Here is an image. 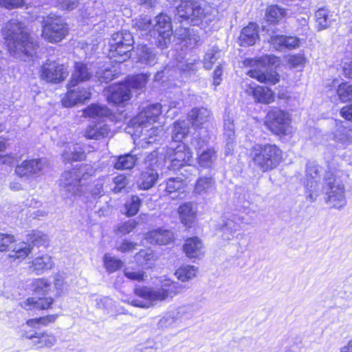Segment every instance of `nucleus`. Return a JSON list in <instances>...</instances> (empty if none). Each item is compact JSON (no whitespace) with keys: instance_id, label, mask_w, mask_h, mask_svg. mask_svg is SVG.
Wrapping results in <instances>:
<instances>
[{"instance_id":"nucleus-1","label":"nucleus","mask_w":352,"mask_h":352,"mask_svg":"<svg viewBox=\"0 0 352 352\" xmlns=\"http://www.w3.org/2000/svg\"><path fill=\"white\" fill-rule=\"evenodd\" d=\"M2 32L10 54L23 60L36 53L38 45L25 30L24 24L12 19L5 24Z\"/></svg>"},{"instance_id":"nucleus-2","label":"nucleus","mask_w":352,"mask_h":352,"mask_svg":"<svg viewBox=\"0 0 352 352\" xmlns=\"http://www.w3.org/2000/svg\"><path fill=\"white\" fill-rule=\"evenodd\" d=\"M184 289L183 285L179 283L167 278H162L160 280V287L146 286L136 287L134 292L139 298L132 300L131 304L135 307L149 308L168 298L172 299Z\"/></svg>"},{"instance_id":"nucleus-3","label":"nucleus","mask_w":352,"mask_h":352,"mask_svg":"<svg viewBox=\"0 0 352 352\" xmlns=\"http://www.w3.org/2000/svg\"><path fill=\"white\" fill-rule=\"evenodd\" d=\"M254 167L265 173L276 168L283 160V152L276 144H256L250 152Z\"/></svg>"},{"instance_id":"nucleus-4","label":"nucleus","mask_w":352,"mask_h":352,"mask_svg":"<svg viewBox=\"0 0 352 352\" xmlns=\"http://www.w3.org/2000/svg\"><path fill=\"white\" fill-rule=\"evenodd\" d=\"M342 173L328 170L324 176L325 202L332 208L341 210L347 204L346 188L342 179Z\"/></svg>"},{"instance_id":"nucleus-5","label":"nucleus","mask_w":352,"mask_h":352,"mask_svg":"<svg viewBox=\"0 0 352 352\" xmlns=\"http://www.w3.org/2000/svg\"><path fill=\"white\" fill-rule=\"evenodd\" d=\"M91 168L87 165L80 168H73L71 170L64 172L60 179V186L66 192L67 197L80 195L83 191V182L91 173H87Z\"/></svg>"},{"instance_id":"nucleus-6","label":"nucleus","mask_w":352,"mask_h":352,"mask_svg":"<svg viewBox=\"0 0 352 352\" xmlns=\"http://www.w3.org/2000/svg\"><path fill=\"white\" fill-rule=\"evenodd\" d=\"M68 25L60 16H49L43 22L42 36L50 43L63 40L68 33Z\"/></svg>"},{"instance_id":"nucleus-7","label":"nucleus","mask_w":352,"mask_h":352,"mask_svg":"<svg viewBox=\"0 0 352 352\" xmlns=\"http://www.w3.org/2000/svg\"><path fill=\"white\" fill-rule=\"evenodd\" d=\"M290 116L287 112L274 109L268 112L265 124L273 133L288 135L291 133Z\"/></svg>"},{"instance_id":"nucleus-8","label":"nucleus","mask_w":352,"mask_h":352,"mask_svg":"<svg viewBox=\"0 0 352 352\" xmlns=\"http://www.w3.org/2000/svg\"><path fill=\"white\" fill-rule=\"evenodd\" d=\"M177 16L186 21L191 25H198L206 16V8L200 3L195 1H186L182 2L177 8Z\"/></svg>"},{"instance_id":"nucleus-9","label":"nucleus","mask_w":352,"mask_h":352,"mask_svg":"<svg viewBox=\"0 0 352 352\" xmlns=\"http://www.w3.org/2000/svg\"><path fill=\"white\" fill-rule=\"evenodd\" d=\"M157 34V45L162 49L167 47L170 43L173 29L170 18L161 13L153 19V34Z\"/></svg>"},{"instance_id":"nucleus-10","label":"nucleus","mask_w":352,"mask_h":352,"mask_svg":"<svg viewBox=\"0 0 352 352\" xmlns=\"http://www.w3.org/2000/svg\"><path fill=\"white\" fill-rule=\"evenodd\" d=\"M46 161L40 158L25 160L15 168V173L27 179L36 178L44 174Z\"/></svg>"},{"instance_id":"nucleus-11","label":"nucleus","mask_w":352,"mask_h":352,"mask_svg":"<svg viewBox=\"0 0 352 352\" xmlns=\"http://www.w3.org/2000/svg\"><path fill=\"white\" fill-rule=\"evenodd\" d=\"M68 76L66 67L56 61L47 60L41 67V78L48 82L58 83Z\"/></svg>"},{"instance_id":"nucleus-12","label":"nucleus","mask_w":352,"mask_h":352,"mask_svg":"<svg viewBox=\"0 0 352 352\" xmlns=\"http://www.w3.org/2000/svg\"><path fill=\"white\" fill-rule=\"evenodd\" d=\"M321 171L322 168L315 162H309L307 164V199L311 202L314 201L319 195L318 179Z\"/></svg>"},{"instance_id":"nucleus-13","label":"nucleus","mask_w":352,"mask_h":352,"mask_svg":"<svg viewBox=\"0 0 352 352\" xmlns=\"http://www.w3.org/2000/svg\"><path fill=\"white\" fill-rule=\"evenodd\" d=\"M192 158V153L185 144L179 143L175 146L174 144L170 143L168 157L170 162V166L173 168H180L184 164L190 163Z\"/></svg>"},{"instance_id":"nucleus-14","label":"nucleus","mask_w":352,"mask_h":352,"mask_svg":"<svg viewBox=\"0 0 352 352\" xmlns=\"http://www.w3.org/2000/svg\"><path fill=\"white\" fill-rule=\"evenodd\" d=\"M165 106V104L159 103L148 105L134 118V124L141 128H146L148 124L157 121L163 111V107Z\"/></svg>"},{"instance_id":"nucleus-15","label":"nucleus","mask_w":352,"mask_h":352,"mask_svg":"<svg viewBox=\"0 0 352 352\" xmlns=\"http://www.w3.org/2000/svg\"><path fill=\"white\" fill-rule=\"evenodd\" d=\"M243 219L236 214H232L223 220L219 224V230L221 232V239L229 241L234 239L236 232L240 230Z\"/></svg>"},{"instance_id":"nucleus-16","label":"nucleus","mask_w":352,"mask_h":352,"mask_svg":"<svg viewBox=\"0 0 352 352\" xmlns=\"http://www.w3.org/2000/svg\"><path fill=\"white\" fill-rule=\"evenodd\" d=\"M93 76L91 65L78 62L75 63L71 80L68 83L69 88L75 87L78 83L88 81Z\"/></svg>"},{"instance_id":"nucleus-17","label":"nucleus","mask_w":352,"mask_h":352,"mask_svg":"<svg viewBox=\"0 0 352 352\" xmlns=\"http://www.w3.org/2000/svg\"><path fill=\"white\" fill-rule=\"evenodd\" d=\"M107 99L109 103L119 104L131 98V91L126 84L115 85L109 87Z\"/></svg>"},{"instance_id":"nucleus-18","label":"nucleus","mask_w":352,"mask_h":352,"mask_svg":"<svg viewBox=\"0 0 352 352\" xmlns=\"http://www.w3.org/2000/svg\"><path fill=\"white\" fill-rule=\"evenodd\" d=\"M23 337L32 340V344L36 348H50L53 346L57 340L52 333L45 332H36L34 333H25Z\"/></svg>"},{"instance_id":"nucleus-19","label":"nucleus","mask_w":352,"mask_h":352,"mask_svg":"<svg viewBox=\"0 0 352 352\" xmlns=\"http://www.w3.org/2000/svg\"><path fill=\"white\" fill-rule=\"evenodd\" d=\"M246 93L252 96L255 101L260 103L270 104L274 99V93L267 87L250 85L246 89Z\"/></svg>"},{"instance_id":"nucleus-20","label":"nucleus","mask_w":352,"mask_h":352,"mask_svg":"<svg viewBox=\"0 0 352 352\" xmlns=\"http://www.w3.org/2000/svg\"><path fill=\"white\" fill-rule=\"evenodd\" d=\"M145 239L151 244L166 245L173 241V234L168 230L157 229L148 232Z\"/></svg>"},{"instance_id":"nucleus-21","label":"nucleus","mask_w":352,"mask_h":352,"mask_svg":"<svg viewBox=\"0 0 352 352\" xmlns=\"http://www.w3.org/2000/svg\"><path fill=\"white\" fill-rule=\"evenodd\" d=\"M183 250L186 255L190 258H199L204 254V245L197 236L188 238L185 241Z\"/></svg>"},{"instance_id":"nucleus-22","label":"nucleus","mask_w":352,"mask_h":352,"mask_svg":"<svg viewBox=\"0 0 352 352\" xmlns=\"http://www.w3.org/2000/svg\"><path fill=\"white\" fill-rule=\"evenodd\" d=\"M215 184V179L212 176L201 175L197 179L193 192L199 195H208L214 190Z\"/></svg>"},{"instance_id":"nucleus-23","label":"nucleus","mask_w":352,"mask_h":352,"mask_svg":"<svg viewBox=\"0 0 352 352\" xmlns=\"http://www.w3.org/2000/svg\"><path fill=\"white\" fill-rule=\"evenodd\" d=\"M54 302L51 297H30L23 302H21V307L26 310L47 309H49Z\"/></svg>"},{"instance_id":"nucleus-24","label":"nucleus","mask_w":352,"mask_h":352,"mask_svg":"<svg viewBox=\"0 0 352 352\" xmlns=\"http://www.w3.org/2000/svg\"><path fill=\"white\" fill-rule=\"evenodd\" d=\"M54 263L52 257L47 254H43L36 257L31 263L30 269L36 275H41L45 272L52 269Z\"/></svg>"},{"instance_id":"nucleus-25","label":"nucleus","mask_w":352,"mask_h":352,"mask_svg":"<svg viewBox=\"0 0 352 352\" xmlns=\"http://www.w3.org/2000/svg\"><path fill=\"white\" fill-rule=\"evenodd\" d=\"M158 179V173L153 168H146L137 182L140 189L146 190L152 188Z\"/></svg>"},{"instance_id":"nucleus-26","label":"nucleus","mask_w":352,"mask_h":352,"mask_svg":"<svg viewBox=\"0 0 352 352\" xmlns=\"http://www.w3.org/2000/svg\"><path fill=\"white\" fill-rule=\"evenodd\" d=\"M211 113L205 107H195L188 113V118L195 127H200L210 119Z\"/></svg>"},{"instance_id":"nucleus-27","label":"nucleus","mask_w":352,"mask_h":352,"mask_svg":"<svg viewBox=\"0 0 352 352\" xmlns=\"http://www.w3.org/2000/svg\"><path fill=\"white\" fill-rule=\"evenodd\" d=\"M258 38L257 25L254 23H250L244 28L239 36V42L241 46L253 45Z\"/></svg>"},{"instance_id":"nucleus-28","label":"nucleus","mask_w":352,"mask_h":352,"mask_svg":"<svg viewBox=\"0 0 352 352\" xmlns=\"http://www.w3.org/2000/svg\"><path fill=\"white\" fill-rule=\"evenodd\" d=\"M195 206L192 202L185 203L179 207L180 220L186 226H190L196 218Z\"/></svg>"},{"instance_id":"nucleus-29","label":"nucleus","mask_w":352,"mask_h":352,"mask_svg":"<svg viewBox=\"0 0 352 352\" xmlns=\"http://www.w3.org/2000/svg\"><path fill=\"white\" fill-rule=\"evenodd\" d=\"M248 74L253 78H256L261 82L275 85L280 78L278 74L275 72H265L261 69H251Z\"/></svg>"},{"instance_id":"nucleus-30","label":"nucleus","mask_w":352,"mask_h":352,"mask_svg":"<svg viewBox=\"0 0 352 352\" xmlns=\"http://www.w3.org/2000/svg\"><path fill=\"white\" fill-rule=\"evenodd\" d=\"M109 127L102 123L89 126L85 132V136L87 139L99 140L109 135Z\"/></svg>"},{"instance_id":"nucleus-31","label":"nucleus","mask_w":352,"mask_h":352,"mask_svg":"<svg viewBox=\"0 0 352 352\" xmlns=\"http://www.w3.org/2000/svg\"><path fill=\"white\" fill-rule=\"evenodd\" d=\"M133 43H124L121 45L110 46L112 56L115 57L116 61L124 62L131 56Z\"/></svg>"},{"instance_id":"nucleus-32","label":"nucleus","mask_w":352,"mask_h":352,"mask_svg":"<svg viewBox=\"0 0 352 352\" xmlns=\"http://www.w3.org/2000/svg\"><path fill=\"white\" fill-rule=\"evenodd\" d=\"M110 114L107 107L96 104H91L83 111V116L89 118L108 117Z\"/></svg>"},{"instance_id":"nucleus-33","label":"nucleus","mask_w":352,"mask_h":352,"mask_svg":"<svg viewBox=\"0 0 352 352\" xmlns=\"http://www.w3.org/2000/svg\"><path fill=\"white\" fill-rule=\"evenodd\" d=\"M188 123L185 120L175 122L173 125L172 133L173 142L171 143H182V141L188 134Z\"/></svg>"},{"instance_id":"nucleus-34","label":"nucleus","mask_w":352,"mask_h":352,"mask_svg":"<svg viewBox=\"0 0 352 352\" xmlns=\"http://www.w3.org/2000/svg\"><path fill=\"white\" fill-rule=\"evenodd\" d=\"M198 154V164L203 168H210L217 160V152L213 148H208Z\"/></svg>"},{"instance_id":"nucleus-35","label":"nucleus","mask_w":352,"mask_h":352,"mask_svg":"<svg viewBox=\"0 0 352 352\" xmlns=\"http://www.w3.org/2000/svg\"><path fill=\"white\" fill-rule=\"evenodd\" d=\"M162 128L160 127H151L150 129H144L140 131L139 138L140 141L143 142L142 144H153L157 140V137L160 136L162 132Z\"/></svg>"},{"instance_id":"nucleus-36","label":"nucleus","mask_w":352,"mask_h":352,"mask_svg":"<svg viewBox=\"0 0 352 352\" xmlns=\"http://www.w3.org/2000/svg\"><path fill=\"white\" fill-rule=\"evenodd\" d=\"M223 135L227 138V146L229 151L232 149V144L235 138L234 125L233 120L229 116L224 118V133Z\"/></svg>"},{"instance_id":"nucleus-37","label":"nucleus","mask_w":352,"mask_h":352,"mask_svg":"<svg viewBox=\"0 0 352 352\" xmlns=\"http://www.w3.org/2000/svg\"><path fill=\"white\" fill-rule=\"evenodd\" d=\"M138 61L146 65H153L156 63L155 54L145 45L141 46L138 52Z\"/></svg>"},{"instance_id":"nucleus-38","label":"nucleus","mask_w":352,"mask_h":352,"mask_svg":"<svg viewBox=\"0 0 352 352\" xmlns=\"http://www.w3.org/2000/svg\"><path fill=\"white\" fill-rule=\"evenodd\" d=\"M198 268L192 265H183L175 271V276L182 282L188 281L196 276Z\"/></svg>"},{"instance_id":"nucleus-39","label":"nucleus","mask_w":352,"mask_h":352,"mask_svg":"<svg viewBox=\"0 0 352 352\" xmlns=\"http://www.w3.org/2000/svg\"><path fill=\"white\" fill-rule=\"evenodd\" d=\"M32 248L30 245L25 243H19L13 248L12 251L9 254V257L14 260L24 259L31 252Z\"/></svg>"},{"instance_id":"nucleus-40","label":"nucleus","mask_w":352,"mask_h":352,"mask_svg":"<svg viewBox=\"0 0 352 352\" xmlns=\"http://www.w3.org/2000/svg\"><path fill=\"white\" fill-rule=\"evenodd\" d=\"M137 161L135 155L126 154L124 155L119 156L116 162L114 163V168L116 169H131L132 168Z\"/></svg>"},{"instance_id":"nucleus-41","label":"nucleus","mask_w":352,"mask_h":352,"mask_svg":"<svg viewBox=\"0 0 352 352\" xmlns=\"http://www.w3.org/2000/svg\"><path fill=\"white\" fill-rule=\"evenodd\" d=\"M221 52L217 47L209 49L204 58V67L206 69H211L214 63L221 58Z\"/></svg>"},{"instance_id":"nucleus-42","label":"nucleus","mask_w":352,"mask_h":352,"mask_svg":"<svg viewBox=\"0 0 352 352\" xmlns=\"http://www.w3.org/2000/svg\"><path fill=\"white\" fill-rule=\"evenodd\" d=\"M69 147V151H65L63 153V157L67 162L74 161H81L85 158V153L80 148L74 145Z\"/></svg>"},{"instance_id":"nucleus-43","label":"nucleus","mask_w":352,"mask_h":352,"mask_svg":"<svg viewBox=\"0 0 352 352\" xmlns=\"http://www.w3.org/2000/svg\"><path fill=\"white\" fill-rule=\"evenodd\" d=\"M51 289L50 283L45 278H36L32 283V290L38 295H45Z\"/></svg>"},{"instance_id":"nucleus-44","label":"nucleus","mask_w":352,"mask_h":352,"mask_svg":"<svg viewBox=\"0 0 352 352\" xmlns=\"http://www.w3.org/2000/svg\"><path fill=\"white\" fill-rule=\"evenodd\" d=\"M142 201L139 197L133 195L125 203V214L128 217L135 215L140 209Z\"/></svg>"},{"instance_id":"nucleus-45","label":"nucleus","mask_w":352,"mask_h":352,"mask_svg":"<svg viewBox=\"0 0 352 352\" xmlns=\"http://www.w3.org/2000/svg\"><path fill=\"white\" fill-rule=\"evenodd\" d=\"M104 265L109 273H113L120 269L123 265L122 261L115 256L106 254L103 258Z\"/></svg>"},{"instance_id":"nucleus-46","label":"nucleus","mask_w":352,"mask_h":352,"mask_svg":"<svg viewBox=\"0 0 352 352\" xmlns=\"http://www.w3.org/2000/svg\"><path fill=\"white\" fill-rule=\"evenodd\" d=\"M285 14V10L277 6H271L267 9L266 20L274 23L280 20Z\"/></svg>"},{"instance_id":"nucleus-47","label":"nucleus","mask_w":352,"mask_h":352,"mask_svg":"<svg viewBox=\"0 0 352 352\" xmlns=\"http://www.w3.org/2000/svg\"><path fill=\"white\" fill-rule=\"evenodd\" d=\"M124 43H133V36L129 32H119L113 34L110 46L121 45Z\"/></svg>"},{"instance_id":"nucleus-48","label":"nucleus","mask_w":352,"mask_h":352,"mask_svg":"<svg viewBox=\"0 0 352 352\" xmlns=\"http://www.w3.org/2000/svg\"><path fill=\"white\" fill-rule=\"evenodd\" d=\"M146 82V76L144 74H139L129 78L123 84H126L127 85H129V89L130 91L131 89L141 90L144 87Z\"/></svg>"},{"instance_id":"nucleus-49","label":"nucleus","mask_w":352,"mask_h":352,"mask_svg":"<svg viewBox=\"0 0 352 352\" xmlns=\"http://www.w3.org/2000/svg\"><path fill=\"white\" fill-rule=\"evenodd\" d=\"M115 70H112L110 67L103 66L96 72V77L101 82H108L116 77Z\"/></svg>"},{"instance_id":"nucleus-50","label":"nucleus","mask_w":352,"mask_h":352,"mask_svg":"<svg viewBox=\"0 0 352 352\" xmlns=\"http://www.w3.org/2000/svg\"><path fill=\"white\" fill-rule=\"evenodd\" d=\"M315 16L320 30L327 28L330 25L331 23L327 10L324 8L318 9L315 13Z\"/></svg>"},{"instance_id":"nucleus-51","label":"nucleus","mask_w":352,"mask_h":352,"mask_svg":"<svg viewBox=\"0 0 352 352\" xmlns=\"http://www.w3.org/2000/svg\"><path fill=\"white\" fill-rule=\"evenodd\" d=\"M337 94L343 102L352 100V85L347 82L340 84L337 89Z\"/></svg>"},{"instance_id":"nucleus-52","label":"nucleus","mask_w":352,"mask_h":352,"mask_svg":"<svg viewBox=\"0 0 352 352\" xmlns=\"http://www.w3.org/2000/svg\"><path fill=\"white\" fill-rule=\"evenodd\" d=\"M29 240L38 246H46L47 245V236L41 231L33 230L28 234Z\"/></svg>"},{"instance_id":"nucleus-53","label":"nucleus","mask_w":352,"mask_h":352,"mask_svg":"<svg viewBox=\"0 0 352 352\" xmlns=\"http://www.w3.org/2000/svg\"><path fill=\"white\" fill-rule=\"evenodd\" d=\"M69 88V91L67 92L65 97L62 99L63 105L65 107H71L79 102L78 98V91L76 89Z\"/></svg>"},{"instance_id":"nucleus-54","label":"nucleus","mask_w":352,"mask_h":352,"mask_svg":"<svg viewBox=\"0 0 352 352\" xmlns=\"http://www.w3.org/2000/svg\"><path fill=\"white\" fill-rule=\"evenodd\" d=\"M134 25L138 30L145 32L148 31L150 33L153 34V21L147 16H144L138 19Z\"/></svg>"},{"instance_id":"nucleus-55","label":"nucleus","mask_w":352,"mask_h":352,"mask_svg":"<svg viewBox=\"0 0 352 352\" xmlns=\"http://www.w3.org/2000/svg\"><path fill=\"white\" fill-rule=\"evenodd\" d=\"M184 183L180 178H170L167 180L166 190L168 193L179 191L184 188Z\"/></svg>"},{"instance_id":"nucleus-56","label":"nucleus","mask_w":352,"mask_h":352,"mask_svg":"<svg viewBox=\"0 0 352 352\" xmlns=\"http://www.w3.org/2000/svg\"><path fill=\"white\" fill-rule=\"evenodd\" d=\"M349 130L342 126H340L333 133V140L338 143L344 144L349 140L348 132Z\"/></svg>"},{"instance_id":"nucleus-57","label":"nucleus","mask_w":352,"mask_h":352,"mask_svg":"<svg viewBox=\"0 0 352 352\" xmlns=\"http://www.w3.org/2000/svg\"><path fill=\"white\" fill-rule=\"evenodd\" d=\"M137 224L138 223L135 220H129L128 221L118 226L116 230L117 233L122 235L127 234L132 232L135 228Z\"/></svg>"},{"instance_id":"nucleus-58","label":"nucleus","mask_w":352,"mask_h":352,"mask_svg":"<svg viewBox=\"0 0 352 352\" xmlns=\"http://www.w3.org/2000/svg\"><path fill=\"white\" fill-rule=\"evenodd\" d=\"M14 241L15 239L13 235L0 232V251H6Z\"/></svg>"},{"instance_id":"nucleus-59","label":"nucleus","mask_w":352,"mask_h":352,"mask_svg":"<svg viewBox=\"0 0 352 352\" xmlns=\"http://www.w3.org/2000/svg\"><path fill=\"white\" fill-rule=\"evenodd\" d=\"M113 183L114 185L113 191L115 193H118L126 186L128 180L124 175H120L113 178Z\"/></svg>"},{"instance_id":"nucleus-60","label":"nucleus","mask_w":352,"mask_h":352,"mask_svg":"<svg viewBox=\"0 0 352 352\" xmlns=\"http://www.w3.org/2000/svg\"><path fill=\"white\" fill-rule=\"evenodd\" d=\"M21 159V155L16 153L0 155V164L12 166Z\"/></svg>"},{"instance_id":"nucleus-61","label":"nucleus","mask_w":352,"mask_h":352,"mask_svg":"<svg viewBox=\"0 0 352 352\" xmlns=\"http://www.w3.org/2000/svg\"><path fill=\"white\" fill-rule=\"evenodd\" d=\"M56 318V316L50 315L46 317H41L39 318L31 319L28 320L27 324L30 327H34L36 324H42L44 325H47L50 322H53L55 321Z\"/></svg>"},{"instance_id":"nucleus-62","label":"nucleus","mask_w":352,"mask_h":352,"mask_svg":"<svg viewBox=\"0 0 352 352\" xmlns=\"http://www.w3.org/2000/svg\"><path fill=\"white\" fill-rule=\"evenodd\" d=\"M270 42L273 47L277 50L283 51L285 50V36H272Z\"/></svg>"},{"instance_id":"nucleus-63","label":"nucleus","mask_w":352,"mask_h":352,"mask_svg":"<svg viewBox=\"0 0 352 352\" xmlns=\"http://www.w3.org/2000/svg\"><path fill=\"white\" fill-rule=\"evenodd\" d=\"M208 140H209V138H208V135H204L203 138L196 135L192 140L191 145L196 150H200L201 148H204V146H206V144L208 142Z\"/></svg>"},{"instance_id":"nucleus-64","label":"nucleus","mask_w":352,"mask_h":352,"mask_svg":"<svg viewBox=\"0 0 352 352\" xmlns=\"http://www.w3.org/2000/svg\"><path fill=\"white\" fill-rule=\"evenodd\" d=\"M289 63L293 68L302 67L305 63V58L301 54L292 55L289 58Z\"/></svg>"}]
</instances>
